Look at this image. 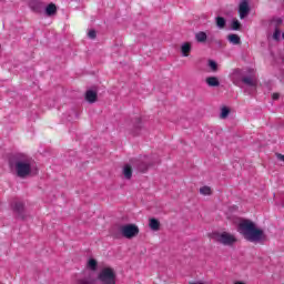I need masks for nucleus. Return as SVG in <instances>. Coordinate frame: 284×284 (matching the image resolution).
<instances>
[{"label":"nucleus","mask_w":284,"mask_h":284,"mask_svg":"<svg viewBox=\"0 0 284 284\" xmlns=\"http://www.w3.org/2000/svg\"><path fill=\"white\" fill-rule=\"evenodd\" d=\"M14 170L20 179H26L32 174V164L30 158H19L14 163Z\"/></svg>","instance_id":"7ed1b4c3"},{"label":"nucleus","mask_w":284,"mask_h":284,"mask_svg":"<svg viewBox=\"0 0 284 284\" xmlns=\"http://www.w3.org/2000/svg\"><path fill=\"white\" fill-rule=\"evenodd\" d=\"M234 284H245L244 282H235Z\"/></svg>","instance_id":"c756f323"},{"label":"nucleus","mask_w":284,"mask_h":284,"mask_svg":"<svg viewBox=\"0 0 284 284\" xmlns=\"http://www.w3.org/2000/svg\"><path fill=\"white\" fill-rule=\"evenodd\" d=\"M89 39H95L97 38V31L90 30L88 33Z\"/></svg>","instance_id":"a878e982"},{"label":"nucleus","mask_w":284,"mask_h":284,"mask_svg":"<svg viewBox=\"0 0 284 284\" xmlns=\"http://www.w3.org/2000/svg\"><path fill=\"white\" fill-rule=\"evenodd\" d=\"M149 227L152 230V232H159V230H161V222L154 217H151L149 220Z\"/></svg>","instance_id":"0eeeda50"},{"label":"nucleus","mask_w":284,"mask_h":284,"mask_svg":"<svg viewBox=\"0 0 284 284\" xmlns=\"http://www.w3.org/2000/svg\"><path fill=\"white\" fill-rule=\"evenodd\" d=\"M231 28L232 30H239L241 28V22H239V20H233Z\"/></svg>","instance_id":"5701e85b"},{"label":"nucleus","mask_w":284,"mask_h":284,"mask_svg":"<svg viewBox=\"0 0 284 284\" xmlns=\"http://www.w3.org/2000/svg\"><path fill=\"white\" fill-rule=\"evenodd\" d=\"M220 116L222 119H227V116H230V109H227V106H223Z\"/></svg>","instance_id":"412c9836"},{"label":"nucleus","mask_w":284,"mask_h":284,"mask_svg":"<svg viewBox=\"0 0 284 284\" xmlns=\"http://www.w3.org/2000/svg\"><path fill=\"white\" fill-rule=\"evenodd\" d=\"M85 100L88 103H95L97 102V91L89 90L85 93Z\"/></svg>","instance_id":"ddd939ff"},{"label":"nucleus","mask_w":284,"mask_h":284,"mask_svg":"<svg viewBox=\"0 0 284 284\" xmlns=\"http://www.w3.org/2000/svg\"><path fill=\"white\" fill-rule=\"evenodd\" d=\"M45 14H47L48 17H52L53 14H57V4L50 3V4L45 8Z\"/></svg>","instance_id":"2eb2a0df"},{"label":"nucleus","mask_w":284,"mask_h":284,"mask_svg":"<svg viewBox=\"0 0 284 284\" xmlns=\"http://www.w3.org/2000/svg\"><path fill=\"white\" fill-rule=\"evenodd\" d=\"M227 39L233 45H239L241 43V38L237 34H229Z\"/></svg>","instance_id":"dca6fc26"},{"label":"nucleus","mask_w":284,"mask_h":284,"mask_svg":"<svg viewBox=\"0 0 284 284\" xmlns=\"http://www.w3.org/2000/svg\"><path fill=\"white\" fill-rule=\"evenodd\" d=\"M273 39H275V41H278V39H281V30L278 28H275Z\"/></svg>","instance_id":"b1692460"},{"label":"nucleus","mask_w":284,"mask_h":284,"mask_svg":"<svg viewBox=\"0 0 284 284\" xmlns=\"http://www.w3.org/2000/svg\"><path fill=\"white\" fill-rule=\"evenodd\" d=\"M209 67L211 68V70H213V72H216L217 64L216 62H214V60L209 61Z\"/></svg>","instance_id":"393cba45"},{"label":"nucleus","mask_w":284,"mask_h":284,"mask_svg":"<svg viewBox=\"0 0 284 284\" xmlns=\"http://www.w3.org/2000/svg\"><path fill=\"white\" fill-rule=\"evenodd\" d=\"M242 81L245 83V85H250V88H256V84L258 83L254 77H245L242 79Z\"/></svg>","instance_id":"9d476101"},{"label":"nucleus","mask_w":284,"mask_h":284,"mask_svg":"<svg viewBox=\"0 0 284 284\" xmlns=\"http://www.w3.org/2000/svg\"><path fill=\"white\" fill-rule=\"evenodd\" d=\"M239 13H240V19H245V17L250 14V4L247 3L246 0H243L240 3Z\"/></svg>","instance_id":"423d86ee"},{"label":"nucleus","mask_w":284,"mask_h":284,"mask_svg":"<svg viewBox=\"0 0 284 284\" xmlns=\"http://www.w3.org/2000/svg\"><path fill=\"white\" fill-rule=\"evenodd\" d=\"M209 236L212 239V241H215V243H220L221 245H225L227 247H232L239 243V237L227 231H214L209 234Z\"/></svg>","instance_id":"f03ea898"},{"label":"nucleus","mask_w":284,"mask_h":284,"mask_svg":"<svg viewBox=\"0 0 284 284\" xmlns=\"http://www.w3.org/2000/svg\"><path fill=\"white\" fill-rule=\"evenodd\" d=\"M237 232L243 235L245 241L250 243H263L266 241L267 235L262 229L256 226V223L252 222L251 220H242L237 225Z\"/></svg>","instance_id":"f257e3e1"},{"label":"nucleus","mask_w":284,"mask_h":284,"mask_svg":"<svg viewBox=\"0 0 284 284\" xmlns=\"http://www.w3.org/2000/svg\"><path fill=\"white\" fill-rule=\"evenodd\" d=\"M282 38L284 39V32L282 33Z\"/></svg>","instance_id":"7c9ffc66"},{"label":"nucleus","mask_w":284,"mask_h":284,"mask_svg":"<svg viewBox=\"0 0 284 284\" xmlns=\"http://www.w3.org/2000/svg\"><path fill=\"white\" fill-rule=\"evenodd\" d=\"M97 265L98 263H97V260L94 258H90L87 263V267L91 270V272H97Z\"/></svg>","instance_id":"f3484780"},{"label":"nucleus","mask_w":284,"mask_h":284,"mask_svg":"<svg viewBox=\"0 0 284 284\" xmlns=\"http://www.w3.org/2000/svg\"><path fill=\"white\" fill-rule=\"evenodd\" d=\"M122 174H123L124 179L130 181V179H132V165L125 164L122 169Z\"/></svg>","instance_id":"f8f14e48"},{"label":"nucleus","mask_w":284,"mask_h":284,"mask_svg":"<svg viewBox=\"0 0 284 284\" xmlns=\"http://www.w3.org/2000/svg\"><path fill=\"white\" fill-rule=\"evenodd\" d=\"M281 161H284V155H280Z\"/></svg>","instance_id":"c85d7f7f"},{"label":"nucleus","mask_w":284,"mask_h":284,"mask_svg":"<svg viewBox=\"0 0 284 284\" xmlns=\"http://www.w3.org/2000/svg\"><path fill=\"white\" fill-rule=\"evenodd\" d=\"M12 210H13V212H16V214H18V216H23L24 206L21 202L13 203Z\"/></svg>","instance_id":"9b49d317"},{"label":"nucleus","mask_w":284,"mask_h":284,"mask_svg":"<svg viewBox=\"0 0 284 284\" xmlns=\"http://www.w3.org/2000/svg\"><path fill=\"white\" fill-rule=\"evenodd\" d=\"M200 194L203 196H210V194H212V189L210 186H202L200 189Z\"/></svg>","instance_id":"a211bd4d"},{"label":"nucleus","mask_w":284,"mask_h":284,"mask_svg":"<svg viewBox=\"0 0 284 284\" xmlns=\"http://www.w3.org/2000/svg\"><path fill=\"white\" fill-rule=\"evenodd\" d=\"M283 24V19L282 18H273L271 21V26H274L275 28H278V26Z\"/></svg>","instance_id":"6ab92c4d"},{"label":"nucleus","mask_w":284,"mask_h":284,"mask_svg":"<svg viewBox=\"0 0 284 284\" xmlns=\"http://www.w3.org/2000/svg\"><path fill=\"white\" fill-rule=\"evenodd\" d=\"M216 26H217V28H220V29L225 28V18H223V17H217V18H216Z\"/></svg>","instance_id":"aec40b11"},{"label":"nucleus","mask_w":284,"mask_h":284,"mask_svg":"<svg viewBox=\"0 0 284 284\" xmlns=\"http://www.w3.org/2000/svg\"><path fill=\"white\" fill-rule=\"evenodd\" d=\"M138 170H140V172H145V170H148V165L140 164Z\"/></svg>","instance_id":"bb28decb"},{"label":"nucleus","mask_w":284,"mask_h":284,"mask_svg":"<svg viewBox=\"0 0 284 284\" xmlns=\"http://www.w3.org/2000/svg\"><path fill=\"white\" fill-rule=\"evenodd\" d=\"M205 81L210 88H219L221 85V82L219 81V78H216V77H209V78H206Z\"/></svg>","instance_id":"1a4fd4ad"},{"label":"nucleus","mask_w":284,"mask_h":284,"mask_svg":"<svg viewBox=\"0 0 284 284\" xmlns=\"http://www.w3.org/2000/svg\"><path fill=\"white\" fill-rule=\"evenodd\" d=\"M278 97H280L278 93H273L272 99H273L274 101H276V100L278 99Z\"/></svg>","instance_id":"cd10ccee"},{"label":"nucleus","mask_w":284,"mask_h":284,"mask_svg":"<svg viewBox=\"0 0 284 284\" xmlns=\"http://www.w3.org/2000/svg\"><path fill=\"white\" fill-rule=\"evenodd\" d=\"M94 280H92V277H88V278H82L78 281V284H93Z\"/></svg>","instance_id":"4be33fe9"},{"label":"nucleus","mask_w":284,"mask_h":284,"mask_svg":"<svg viewBox=\"0 0 284 284\" xmlns=\"http://www.w3.org/2000/svg\"><path fill=\"white\" fill-rule=\"evenodd\" d=\"M181 52H182V57H190V52H192V43L184 42L181 45Z\"/></svg>","instance_id":"6e6552de"},{"label":"nucleus","mask_w":284,"mask_h":284,"mask_svg":"<svg viewBox=\"0 0 284 284\" xmlns=\"http://www.w3.org/2000/svg\"><path fill=\"white\" fill-rule=\"evenodd\" d=\"M98 278L102 284H116V272L112 267H103L98 274Z\"/></svg>","instance_id":"20e7f679"},{"label":"nucleus","mask_w":284,"mask_h":284,"mask_svg":"<svg viewBox=\"0 0 284 284\" xmlns=\"http://www.w3.org/2000/svg\"><path fill=\"white\" fill-rule=\"evenodd\" d=\"M120 234L124 239H134V236H139V226L136 224H124L120 226Z\"/></svg>","instance_id":"39448f33"},{"label":"nucleus","mask_w":284,"mask_h":284,"mask_svg":"<svg viewBox=\"0 0 284 284\" xmlns=\"http://www.w3.org/2000/svg\"><path fill=\"white\" fill-rule=\"evenodd\" d=\"M195 40L197 43H205V41H207V33L203 31L195 33Z\"/></svg>","instance_id":"4468645a"}]
</instances>
